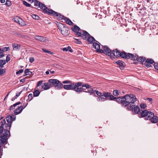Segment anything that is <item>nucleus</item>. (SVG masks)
Here are the masks:
<instances>
[{
    "label": "nucleus",
    "instance_id": "f704fd0d",
    "mask_svg": "<svg viewBox=\"0 0 158 158\" xmlns=\"http://www.w3.org/2000/svg\"><path fill=\"white\" fill-rule=\"evenodd\" d=\"M11 4H12L11 1L9 0H6V2L5 4L7 6L10 7L11 6Z\"/></svg>",
    "mask_w": 158,
    "mask_h": 158
},
{
    "label": "nucleus",
    "instance_id": "c03bdc74",
    "mask_svg": "<svg viewBox=\"0 0 158 158\" xmlns=\"http://www.w3.org/2000/svg\"><path fill=\"white\" fill-rule=\"evenodd\" d=\"M140 107L142 109H144L146 106V105L144 103H142L140 105Z\"/></svg>",
    "mask_w": 158,
    "mask_h": 158
},
{
    "label": "nucleus",
    "instance_id": "72a5a7b5",
    "mask_svg": "<svg viewBox=\"0 0 158 158\" xmlns=\"http://www.w3.org/2000/svg\"><path fill=\"white\" fill-rule=\"evenodd\" d=\"M6 63V62L5 60H0V65H1L2 68L3 67V65H5Z\"/></svg>",
    "mask_w": 158,
    "mask_h": 158
},
{
    "label": "nucleus",
    "instance_id": "864d4df0",
    "mask_svg": "<svg viewBox=\"0 0 158 158\" xmlns=\"http://www.w3.org/2000/svg\"><path fill=\"white\" fill-rule=\"evenodd\" d=\"M29 61L31 63H32L34 61V59L33 57H30L29 59Z\"/></svg>",
    "mask_w": 158,
    "mask_h": 158
},
{
    "label": "nucleus",
    "instance_id": "5701e85b",
    "mask_svg": "<svg viewBox=\"0 0 158 158\" xmlns=\"http://www.w3.org/2000/svg\"><path fill=\"white\" fill-rule=\"evenodd\" d=\"M23 110V109H22V108H20V106L18 108L15 110L14 111V114L15 115L18 114L21 112Z\"/></svg>",
    "mask_w": 158,
    "mask_h": 158
},
{
    "label": "nucleus",
    "instance_id": "9b49d317",
    "mask_svg": "<svg viewBox=\"0 0 158 158\" xmlns=\"http://www.w3.org/2000/svg\"><path fill=\"white\" fill-rule=\"evenodd\" d=\"M47 14L49 15H52L61 20L64 19H64H65V18H66V17L60 13H58L57 12H55L52 9H49V10H48Z\"/></svg>",
    "mask_w": 158,
    "mask_h": 158
},
{
    "label": "nucleus",
    "instance_id": "1a4fd4ad",
    "mask_svg": "<svg viewBox=\"0 0 158 158\" xmlns=\"http://www.w3.org/2000/svg\"><path fill=\"white\" fill-rule=\"evenodd\" d=\"M94 92L97 95L98 98L97 100L98 102H104L106 100V97H108V94L104 92L103 93L97 90H95Z\"/></svg>",
    "mask_w": 158,
    "mask_h": 158
},
{
    "label": "nucleus",
    "instance_id": "bf43d9fd",
    "mask_svg": "<svg viewBox=\"0 0 158 158\" xmlns=\"http://www.w3.org/2000/svg\"><path fill=\"white\" fill-rule=\"evenodd\" d=\"M67 48H68V50H69V52H72L73 50L72 49H71V47L70 46H68Z\"/></svg>",
    "mask_w": 158,
    "mask_h": 158
},
{
    "label": "nucleus",
    "instance_id": "de8ad7c7",
    "mask_svg": "<svg viewBox=\"0 0 158 158\" xmlns=\"http://www.w3.org/2000/svg\"><path fill=\"white\" fill-rule=\"evenodd\" d=\"M4 56V53L1 51V48H0V58H2Z\"/></svg>",
    "mask_w": 158,
    "mask_h": 158
},
{
    "label": "nucleus",
    "instance_id": "f8f14e48",
    "mask_svg": "<svg viewBox=\"0 0 158 158\" xmlns=\"http://www.w3.org/2000/svg\"><path fill=\"white\" fill-rule=\"evenodd\" d=\"M106 93H107L108 94V97H106V100H114L115 101L119 103H120L121 102H118L117 101V99L119 98H121V97H118L117 98L114 97L113 95H111V93L109 92H106Z\"/></svg>",
    "mask_w": 158,
    "mask_h": 158
},
{
    "label": "nucleus",
    "instance_id": "6e6d98bb",
    "mask_svg": "<svg viewBox=\"0 0 158 158\" xmlns=\"http://www.w3.org/2000/svg\"><path fill=\"white\" fill-rule=\"evenodd\" d=\"M67 29H68V28L67 27L66 25H65V26H64V28L63 27L61 30V31H63V30L64 31L65 30H66Z\"/></svg>",
    "mask_w": 158,
    "mask_h": 158
},
{
    "label": "nucleus",
    "instance_id": "f03ea898",
    "mask_svg": "<svg viewBox=\"0 0 158 158\" xmlns=\"http://www.w3.org/2000/svg\"><path fill=\"white\" fill-rule=\"evenodd\" d=\"M116 50V55L117 56H121L122 58L124 59H131L132 60H136L138 62L142 63H143L145 60L144 64L148 68L151 67V64L155 62L154 60L152 59L147 58L146 59L145 57L142 56H139L136 54L134 55L131 53H127L125 51L120 52L119 51Z\"/></svg>",
    "mask_w": 158,
    "mask_h": 158
},
{
    "label": "nucleus",
    "instance_id": "09e8293b",
    "mask_svg": "<svg viewBox=\"0 0 158 158\" xmlns=\"http://www.w3.org/2000/svg\"><path fill=\"white\" fill-rule=\"evenodd\" d=\"M23 69H20L19 71H17L16 72V74L17 75L18 74H20L21 73H23Z\"/></svg>",
    "mask_w": 158,
    "mask_h": 158
},
{
    "label": "nucleus",
    "instance_id": "37998d69",
    "mask_svg": "<svg viewBox=\"0 0 158 158\" xmlns=\"http://www.w3.org/2000/svg\"><path fill=\"white\" fill-rule=\"evenodd\" d=\"M4 130V129L3 128V127L2 126V125H1L0 126V134L2 133Z\"/></svg>",
    "mask_w": 158,
    "mask_h": 158
},
{
    "label": "nucleus",
    "instance_id": "2f4dec72",
    "mask_svg": "<svg viewBox=\"0 0 158 158\" xmlns=\"http://www.w3.org/2000/svg\"><path fill=\"white\" fill-rule=\"evenodd\" d=\"M21 19V18H20L18 16H16L15 17V18H14V21L18 23L19 22L20 19Z\"/></svg>",
    "mask_w": 158,
    "mask_h": 158
},
{
    "label": "nucleus",
    "instance_id": "7c9ffc66",
    "mask_svg": "<svg viewBox=\"0 0 158 158\" xmlns=\"http://www.w3.org/2000/svg\"><path fill=\"white\" fill-rule=\"evenodd\" d=\"M23 4L25 6H26L27 7H33L32 6H31V5L27 3V2L23 1Z\"/></svg>",
    "mask_w": 158,
    "mask_h": 158
},
{
    "label": "nucleus",
    "instance_id": "0eeeda50",
    "mask_svg": "<svg viewBox=\"0 0 158 158\" xmlns=\"http://www.w3.org/2000/svg\"><path fill=\"white\" fill-rule=\"evenodd\" d=\"M69 85H64L63 86L64 89L67 90H72L76 92L77 86H81L82 84L81 82H72Z\"/></svg>",
    "mask_w": 158,
    "mask_h": 158
},
{
    "label": "nucleus",
    "instance_id": "052dcab7",
    "mask_svg": "<svg viewBox=\"0 0 158 158\" xmlns=\"http://www.w3.org/2000/svg\"><path fill=\"white\" fill-rule=\"evenodd\" d=\"M2 147H0V158H1V156L2 155V153L1 152Z\"/></svg>",
    "mask_w": 158,
    "mask_h": 158
},
{
    "label": "nucleus",
    "instance_id": "a878e982",
    "mask_svg": "<svg viewBox=\"0 0 158 158\" xmlns=\"http://www.w3.org/2000/svg\"><path fill=\"white\" fill-rule=\"evenodd\" d=\"M11 126V124L10 123H5V128L4 129H6L10 130V127Z\"/></svg>",
    "mask_w": 158,
    "mask_h": 158
},
{
    "label": "nucleus",
    "instance_id": "20e7f679",
    "mask_svg": "<svg viewBox=\"0 0 158 158\" xmlns=\"http://www.w3.org/2000/svg\"><path fill=\"white\" fill-rule=\"evenodd\" d=\"M82 87H79L80 86H77L76 92L79 94L82 91L86 93H89L90 95H92L94 93L93 89L91 88V86L88 84H82L81 86Z\"/></svg>",
    "mask_w": 158,
    "mask_h": 158
},
{
    "label": "nucleus",
    "instance_id": "423d86ee",
    "mask_svg": "<svg viewBox=\"0 0 158 158\" xmlns=\"http://www.w3.org/2000/svg\"><path fill=\"white\" fill-rule=\"evenodd\" d=\"M50 87H54L56 89H60L63 86V84L57 79H50L48 80Z\"/></svg>",
    "mask_w": 158,
    "mask_h": 158
},
{
    "label": "nucleus",
    "instance_id": "c9c22d12",
    "mask_svg": "<svg viewBox=\"0 0 158 158\" xmlns=\"http://www.w3.org/2000/svg\"><path fill=\"white\" fill-rule=\"evenodd\" d=\"M10 50V48L9 47H5L1 49V51L3 52H6Z\"/></svg>",
    "mask_w": 158,
    "mask_h": 158
},
{
    "label": "nucleus",
    "instance_id": "0e129e2a",
    "mask_svg": "<svg viewBox=\"0 0 158 158\" xmlns=\"http://www.w3.org/2000/svg\"><path fill=\"white\" fill-rule=\"evenodd\" d=\"M25 79H24V78L21 79L20 80V81L21 82H25Z\"/></svg>",
    "mask_w": 158,
    "mask_h": 158
},
{
    "label": "nucleus",
    "instance_id": "79ce46f5",
    "mask_svg": "<svg viewBox=\"0 0 158 158\" xmlns=\"http://www.w3.org/2000/svg\"><path fill=\"white\" fill-rule=\"evenodd\" d=\"M72 82V81L69 80L64 81L62 82V83L64 84H70Z\"/></svg>",
    "mask_w": 158,
    "mask_h": 158
},
{
    "label": "nucleus",
    "instance_id": "a18cd8bd",
    "mask_svg": "<svg viewBox=\"0 0 158 158\" xmlns=\"http://www.w3.org/2000/svg\"><path fill=\"white\" fill-rule=\"evenodd\" d=\"M154 66L155 69L158 70V63L154 62Z\"/></svg>",
    "mask_w": 158,
    "mask_h": 158
},
{
    "label": "nucleus",
    "instance_id": "603ef678",
    "mask_svg": "<svg viewBox=\"0 0 158 158\" xmlns=\"http://www.w3.org/2000/svg\"><path fill=\"white\" fill-rule=\"evenodd\" d=\"M22 91H21L19 92H17L16 94V96L17 97L19 96L22 93Z\"/></svg>",
    "mask_w": 158,
    "mask_h": 158
},
{
    "label": "nucleus",
    "instance_id": "69168bd1",
    "mask_svg": "<svg viewBox=\"0 0 158 158\" xmlns=\"http://www.w3.org/2000/svg\"><path fill=\"white\" fill-rule=\"evenodd\" d=\"M47 53L49 54H53V52H51V51H47Z\"/></svg>",
    "mask_w": 158,
    "mask_h": 158
},
{
    "label": "nucleus",
    "instance_id": "bb28decb",
    "mask_svg": "<svg viewBox=\"0 0 158 158\" xmlns=\"http://www.w3.org/2000/svg\"><path fill=\"white\" fill-rule=\"evenodd\" d=\"M30 69H27L25 70L24 73L25 74V75L24 76L27 75H31L32 72L29 71Z\"/></svg>",
    "mask_w": 158,
    "mask_h": 158
},
{
    "label": "nucleus",
    "instance_id": "4be33fe9",
    "mask_svg": "<svg viewBox=\"0 0 158 158\" xmlns=\"http://www.w3.org/2000/svg\"><path fill=\"white\" fill-rule=\"evenodd\" d=\"M61 33L62 35L64 36H67L69 35V34L70 31L69 30V29H67L64 31L63 30V31H61Z\"/></svg>",
    "mask_w": 158,
    "mask_h": 158
},
{
    "label": "nucleus",
    "instance_id": "4c0bfd02",
    "mask_svg": "<svg viewBox=\"0 0 158 158\" xmlns=\"http://www.w3.org/2000/svg\"><path fill=\"white\" fill-rule=\"evenodd\" d=\"M33 98V95L32 94H30L28 96V100L31 101Z\"/></svg>",
    "mask_w": 158,
    "mask_h": 158
},
{
    "label": "nucleus",
    "instance_id": "ddd939ff",
    "mask_svg": "<svg viewBox=\"0 0 158 158\" xmlns=\"http://www.w3.org/2000/svg\"><path fill=\"white\" fill-rule=\"evenodd\" d=\"M16 116L14 115H8L6 117L7 122L10 124H12L13 121L15 120Z\"/></svg>",
    "mask_w": 158,
    "mask_h": 158
},
{
    "label": "nucleus",
    "instance_id": "338daca9",
    "mask_svg": "<svg viewBox=\"0 0 158 158\" xmlns=\"http://www.w3.org/2000/svg\"><path fill=\"white\" fill-rule=\"evenodd\" d=\"M17 98L16 96H15L12 99V101H13Z\"/></svg>",
    "mask_w": 158,
    "mask_h": 158
},
{
    "label": "nucleus",
    "instance_id": "58836bf2",
    "mask_svg": "<svg viewBox=\"0 0 158 158\" xmlns=\"http://www.w3.org/2000/svg\"><path fill=\"white\" fill-rule=\"evenodd\" d=\"M27 103H23V105L20 106V108L23 110L27 106Z\"/></svg>",
    "mask_w": 158,
    "mask_h": 158
},
{
    "label": "nucleus",
    "instance_id": "4468645a",
    "mask_svg": "<svg viewBox=\"0 0 158 158\" xmlns=\"http://www.w3.org/2000/svg\"><path fill=\"white\" fill-rule=\"evenodd\" d=\"M4 132L2 134V135L1 136V138L2 139H4L7 140L8 139L7 136L8 135V133H9V135H10V130L6 129H4Z\"/></svg>",
    "mask_w": 158,
    "mask_h": 158
},
{
    "label": "nucleus",
    "instance_id": "412c9836",
    "mask_svg": "<svg viewBox=\"0 0 158 158\" xmlns=\"http://www.w3.org/2000/svg\"><path fill=\"white\" fill-rule=\"evenodd\" d=\"M12 47L14 50H19L20 48L21 45L15 43L12 44Z\"/></svg>",
    "mask_w": 158,
    "mask_h": 158
},
{
    "label": "nucleus",
    "instance_id": "c85d7f7f",
    "mask_svg": "<svg viewBox=\"0 0 158 158\" xmlns=\"http://www.w3.org/2000/svg\"><path fill=\"white\" fill-rule=\"evenodd\" d=\"M19 23L22 26H25L26 25V24L25 23V22L23 21L21 19H20Z\"/></svg>",
    "mask_w": 158,
    "mask_h": 158
},
{
    "label": "nucleus",
    "instance_id": "5fc2aeb1",
    "mask_svg": "<svg viewBox=\"0 0 158 158\" xmlns=\"http://www.w3.org/2000/svg\"><path fill=\"white\" fill-rule=\"evenodd\" d=\"M147 100H148V101H149V102L150 103H151V104H152V98H147Z\"/></svg>",
    "mask_w": 158,
    "mask_h": 158
},
{
    "label": "nucleus",
    "instance_id": "b1692460",
    "mask_svg": "<svg viewBox=\"0 0 158 158\" xmlns=\"http://www.w3.org/2000/svg\"><path fill=\"white\" fill-rule=\"evenodd\" d=\"M67 24H69L70 25H72L73 23L68 18H65L64 20Z\"/></svg>",
    "mask_w": 158,
    "mask_h": 158
},
{
    "label": "nucleus",
    "instance_id": "aec40b11",
    "mask_svg": "<svg viewBox=\"0 0 158 158\" xmlns=\"http://www.w3.org/2000/svg\"><path fill=\"white\" fill-rule=\"evenodd\" d=\"M87 40L88 42H89L90 44H92L94 41L98 42V41L95 39L94 37L91 36L88 37Z\"/></svg>",
    "mask_w": 158,
    "mask_h": 158
},
{
    "label": "nucleus",
    "instance_id": "774afa93",
    "mask_svg": "<svg viewBox=\"0 0 158 158\" xmlns=\"http://www.w3.org/2000/svg\"><path fill=\"white\" fill-rule=\"evenodd\" d=\"M42 50L44 52L47 53L48 50H46V49H45L44 48L42 49Z\"/></svg>",
    "mask_w": 158,
    "mask_h": 158
},
{
    "label": "nucleus",
    "instance_id": "c756f323",
    "mask_svg": "<svg viewBox=\"0 0 158 158\" xmlns=\"http://www.w3.org/2000/svg\"><path fill=\"white\" fill-rule=\"evenodd\" d=\"M119 93V92L117 90H114L113 92V94L115 96H118Z\"/></svg>",
    "mask_w": 158,
    "mask_h": 158
},
{
    "label": "nucleus",
    "instance_id": "9d476101",
    "mask_svg": "<svg viewBox=\"0 0 158 158\" xmlns=\"http://www.w3.org/2000/svg\"><path fill=\"white\" fill-rule=\"evenodd\" d=\"M144 119L146 120H149L152 123H156L158 121V117L155 116L154 114L152 112H150L149 115L145 117Z\"/></svg>",
    "mask_w": 158,
    "mask_h": 158
},
{
    "label": "nucleus",
    "instance_id": "f3484780",
    "mask_svg": "<svg viewBox=\"0 0 158 158\" xmlns=\"http://www.w3.org/2000/svg\"><path fill=\"white\" fill-rule=\"evenodd\" d=\"M150 111H149L147 110H144L142 111L140 114L141 116L142 117H148V115H149Z\"/></svg>",
    "mask_w": 158,
    "mask_h": 158
},
{
    "label": "nucleus",
    "instance_id": "393cba45",
    "mask_svg": "<svg viewBox=\"0 0 158 158\" xmlns=\"http://www.w3.org/2000/svg\"><path fill=\"white\" fill-rule=\"evenodd\" d=\"M57 26L59 30L61 31L62 28L65 26V25L62 23H59L57 24Z\"/></svg>",
    "mask_w": 158,
    "mask_h": 158
},
{
    "label": "nucleus",
    "instance_id": "e2e57ef3",
    "mask_svg": "<svg viewBox=\"0 0 158 158\" xmlns=\"http://www.w3.org/2000/svg\"><path fill=\"white\" fill-rule=\"evenodd\" d=\"M10 93V92H9L6 95L5 98H4V100H5L6 99V98H7V97L9 95V93Z\"/></svg>",
    "mask_w": 158,
    "mask_h": 158
},
{
    "label": "nucleus",
    "instance_id": "680f3d73",
    "mask_svg": "<svg viewBox=\"0 0 158 158\" xmlns=\"http://www.w3.org/2000/svg\"><path fill=\"white\" fill-rule=\"evenodd\" d=\"M62 50L64 51H65L66 52H67L68 50V49L67 48H63Z\"/></svg>",
    "mask_w": 158,
    "mask_h": 158
},
{
    "label": "nucleus",
    "instance_id": "f257e3e1",
    "mask_svg": "<svg viewBox=\"0 0 158 158\" xmlns=\"http://www.w3.org/2000/svg\"><path fill=\"white\" fill-rule=\"evenodd\" d=\"M117 101L121 102L120 104L124 107L129 105L127 107V109L131 110L135 114H138L140 111L139 107L136 104L137 99L134 94H126L123 96L121 98L118 99Z\"/></svg>",
    "mask_w": 158,
    "mask_h": 158
},
{
    "label": "nucleus",
    "instance_id": "49530a36",
    "mask_svg": "<svg viewBox=\"0 0 158 158\" xmlns=\"http://www.w3.org/2000/svg\"><path fill=\"white\" fill-rule=\"evenodd\" d=\"M43 81L42 80L40 81H39L38 82V83L37 84V87H39L41 85H42V84H43L42 83L43 82Z\"/></svg>",
    "mask_w": 158,
    "mask_h": 158
},
{
    "label": "nucleus",
    "instance_id": "13d9d810",
    "mask_svg": "<svg viewBox=\"0 0 158 158\" xmlns=\"http://www.w3.org/2000/svg\"><path fill=\"white\" fill-rule=\"evenodd\" d=\"M14 109V107L13 106V105H12L10 107V108H9V110H13Z\"/></svg>",
    "mask_w": 158,
    "mask_h": 158
},
{
    "label": "nucleus",
    "instance_id": "7ed1b4c3",
    "mask_svg": "<svg viewBox=\"0 0 158 158\" xmlns=\"http://www.w3.org/2000/svg\"><path fill=\"white\" fill-rule=\"evenodd\" d=\"M71 29L75 33L76 35H77L78 37H81L83 40H85L88 36H90V35L87 32L81 29L76 25L72 27Z\"/></svg>",
    "mask_w": 158,
    "mask_h": 158
},
{
    "label": "nucleus",
    "instance_id": "39448f33",
    "mask_svg": "<svg viewBox=\"0 0 158 158\" xmlns=\"http://www.w3.org/2000/svg\"><path fill=\"white\" fill-rule=\"evenodd\" d=\"M116 50L119 51L120 52H122L124 51H123L122 52H121L120 51L117 49H116L113 50L112 52L111 50L109 48L108 46H103V50H99V53H104V54L108 56H110L112 53L114 56H116V57H119L120 56H117L116 55Z\"/></svg>",
    "mask_w": 158,
    "mask_h": 158
},
{
    "label": "nucleus",
    "instance_id": "8fccbe9b",
    "mask_svg": "<svg viewBox=\"0 0 158 158\" xmlns=\"http://www.w3.org/2000/svg\"><path fill=\"white\" fill-rule=\"evenodd\" d=\"M2 124L1 125H2V126L4 127V125L6 123V120L5 119L2 120L1 122Z\"/></svg>",
    "mask_w": 158,
    "mask_h": 158
},
{
    "label": "nucleus",
    "instance_id": "dca6fc26",
    "mask_svg": "<svg viewBox=\"0 0 158 158\" xmlns=\"http://www.w3.org/2000/svg\"><path fill=\"white\" fill-rule=\"evenodd\" d=\"M100 43L98 42H94L93 44V48L97 49V52H99V50H101L100 49Z\"/></svg>",
    "mask_w": 158,
    "mask_h": 158
},
{
    "label": "nucleus",
    "instance_id": "e433bc0d",
    "mask_svg": "<svg viewBox=\"0 0 158 158\" xmlns=\"http://www.w3.org/2000/svg\"><path fill=\"white\" fill-rule=\"evenodd\" d=\"M32 17L34 19L36 20H39L40 18V17L38 15L35 14L32 15Z\"/></svg>",
    "mask_w": 158,
    "mask_h": 158
},
{
    "label": "nucleus",
    "instance_id": "6ab92c4d",
    "mask_svg": "<svg viewBox=\"0 0 158 158\" xmlns=\"http://www.w3.org/2000/svg\"><path fill=\"white\" fill-rule=\"evenodd\" d=\"M115 63L119 65V67L121 70H123L124 68V63L121 60H118L116 61Z\"/></svg>",
    "mask_w": 158,
    "mask_h": 158
},
{
    "label": "nucleus",
    "instance_id": "473e14b6",
    "mask_svg": "<svg viewBox=\"0 0 158 158\" xmlns=\"http://www.w3.org/2000/svg\"><path fill=\"white\" fill-rule=\"evenodd\" d=\"M6 139H2L1 138V139H0V147H1L2 145L6 143Z\"/></svg>",
    "mask_w": 158,
    "mask_h": 158
},
{
    "label": "nucleus",
    "instance_id": "4d7b16f0",
    "mask_svg": "<svg viewBox=\"0 0 158 158\" xmlns=\"http://www.w3.org/2000/svg\"><path fill=\"white\" fill-rule=\"evenodd\" d=\"M9 54L6 57V62H8L10 60V58L8 57Z\"/></svg>",
    "mask_w": 158,
    "mask_h": 158
},
{
    "label": "nucleus",
    "instance_id": "a19ab883",
    "mask_svg": "<svg viewBox=\"0 0 158 158\" xmlns=\"http://www.w3.org/2000/svg\"><path fill=\"white\" fill-rule=\"evenodd\" d=\"M75 43L79 44H81V42L79 40L77 39H75Z\"/></svg>",
    "mask_w": 158,
    "mask_h": 158
},
{
    "label": "nucleus",
    "instance_id": "6e6552de",
    "mask_svg": "<svg viewBox=\"0 0 158 158\" xmlns=\"http://www.w3.org/2000/svg\"><path fill=\"white\" fill-rule=\"evenodd\" d=\"M34 2V6H39L40 8L42 9L43 12L47 14L48 10H49V9L48 8L45 4L40 2L37 0H32L31 3Z\"/></svg>",
    "mask_w": 158,
    "mask_h": 158
},
{
    "label": "nucleus",
    "instance_id": "3c124183",
    "mask_svg": "<svg viewBox=\"0 0 158 158\" xmlns=\"http://www.w3.org/2000/svg\"><path fill=\"white\" fill-rule=\"evenodd\" d=\"M21 103L20 102H16V103L14 104L13 105V106H14V107H15L17 105H18L20 104Z\"/></svg>",
    "mask_w": 158,
    "mask_h": 158
},
{
    "label": "nucleus",
    "instance_id": "a211bd4d",
    "mask_svg": "<svg viewBox=\"0 0 158 158\" xmlns=\"http://www.w3.org/2000/svg\"><path fill=\"white\" fill-rule=\"evenodd\" d=\"M41 86V88L44 90H47L51 88L50 84L48 83H43Z\"/></svg>",
    "mask_w": 158,
    "mask_h": 158
},
{
    "label": "nucleus",
    "instance_id": "2eb2a0df",
    "mask_svg": "<svg viewBox=\"0 0 158 158\" xmlns=\"http://www.w3.org/2000/svg\"><path fill=\"white\" fill-rule=\"evenodd\" d=\"M35 40L42 42H45L47 40V38L46 37L39 35L35 36Z\"/></svg>",
    "mask_w": 158,
    "mask_h": 158
},
{
    "label": "nucleus",
    "instance_id": "ea45409f",
    "mask_svg": "<svg viewBox=\"0 0 158 158\" xmlns=\"http://www.w3.org/2000/svg\"><path fill=\"white\" fill-rule=\"evenodd\" d=\"M6 69H0V75H2L4 73L6 72Z\"/></svg>",
    "mask_w": 158,
    "mask_h": 158
},
{
    "label": "nucleus",
    "instance_id": "cd10ccee",
    "mask_svg": "<svg viewBox=\"0 0 158 158\" xmlns=\"http://www.w3.org/2000/svg\"><path fill=\"white\" fill-rule=\"evenodd\" d=\"M40 94V92L38 90H35L33 92V96L34 97L38 96Z\"/></svg>",
    "mask_w": 158,
    "mask_h": 158
}]
</instances>
